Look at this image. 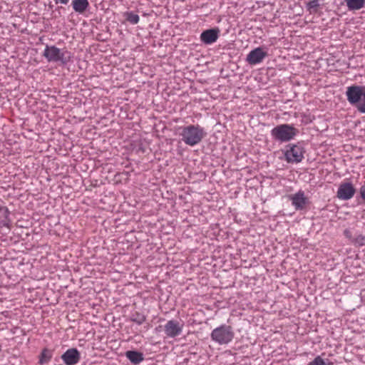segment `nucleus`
I'll return each instance as SVG.
<instances>
[{
    "mask_svg": "<svg viewBox=\"0 0 365 365\" xmlns=\"http://www.w3.org/2000/svg\"><path fill=\"white\" fill-rule=\"evenodd\" d=\"M178 130L183 143L190 146L198 145L206 135L205 130L198 124L182 126L178 128Z\"/></svg>",
    "mask_w": 365,
    "mask_h": 365,
    "instance_id": "1",
    "label": "nucleus"
},
{
    "mask_svg": "<svg viewBox=\"0 0 365 365\" xmlns=\"http://www.w3.org/2000/svg\"><path fill=\"white\" fill-rule=\"evenodd\" d=\"M346 94L349 103L355 106L361 113H365V86H349Z\"/></svg>",
    "mask_w": 365,
    "mask_h": 365,
    "instance_id": "2",
    "label": "nucleus"
},
{
    "mask_svg": "<svg viewBox=\"0 0 365 365\" xmlns=\"http://www.w3.org/2000/svg\"><path fill=\"white\" fill-rule=\"evenodd\" d=\"M297 133L298 130L292 124H281L271 130L272 137L280 142H288L294 139Z\"/></svg>",
    "mask_w": 365,
    "mask_h": 365,
    "instance_id": "3",
    "label": "nucleus"
},
{
    "mask_svg": "<svg viewBox=\"0 0 365 365\" xmlns=\"http://www.w3.org/2000/svg\"><path fill=\"white\" fill-rule=\"evenodd\" d=\"M43 56L48 62H60L66 64L71 61V53L66 49L61 50L54 46H46L43 51Z\"/></svg>",
    "mask_w": 365,
    "mask_h": 365,
    "instance_id": "4",
    "label": "nucleus"
},
{
    "mask_svg": "<svg viewBox=\"0 0 365 365\" xmlns=\"http://www.w3.org/2000/svg\"><path fill=\"white\" fill-rule=\"evenodd\" d=\"M235 336L232 327L230 325L222 324L215 328L210 333V338L219 345L230 343Z\"/></svg>",
    "mask_w": 365,
    "mask_h": 365,
    "instance_id": "5",
    "label": "nucleus"
},
{
    "mask_svg": "<svg viewBox=\"0 0 365 365\" xmlns=\"http://www.w3.org/2000/svg\"><path fill=\"white\" fill-rule=\"evenodd\" d=\"M304 149L298 145H292L288 146L287 151L284 152L285 160L289 163H297L304 159Z\"/></svg>",
    "mask_w": 365,
    "mask_h": 365,
    "instance_id": "6",
    "label": "nucleus"
},
{
    "mask_svg": "<svg viewBox=\"0 0 365 365\" xmlns=\"http://www.w3.org/2000/svg\"><path fill=\"white\" fill-rule=\"evenodd\" d=\"M288 199L291 201V204L296 210H305L309 203L308 197L302 190H299L295 194L289 195Z\"/></svg>",
    "mask_w": 365,
    "mask_h": 365,
    "instance_id": "7",
    "label": "nucleus"
},
{
    "mask_svg": "<svg viewBox=\"0 0 365 365\" xmlns=\"http://www.w3.org/2000/svg\"><path fill=\"white\" fill-rule=\"evenodd\" d=\"M356 190L353 184L348 181L341 182L339 186L336 196L341 200H347L354 197Z\"/></svg>",
    "mask_w": 365,
    "mask_h": 365,
    "instance_id": "8",
    "label": "nucleus"
},
{
    "mask_svg": "<svg viewBox=\"0 0 365 365\" xmlns=\"http://www.w3.org/2000/svg\"><path fill=\"white\" fill-rule=\"evenodd\" d=\"M267 56V53L263 47H257L247 54L246 61L250 65H256L262 63Z\"/></svg>",
    "mask_w": 365,
    "mask_h": 365,
    "instance_id": "9",
    "label": "nucleus"
},
{
    "mask_svg": "<svg viewBox=\"0 0 365 365\" xmlns=\"http://www.w3.org/2000/svg\"><path fill=\"white\" fill-rule=\"evenodd\" d=\"M183 329V324L172 319L167 322L164 327V331L168 338H175L180 335Z\"/></svg>",
    "mask_w": 365,
    "mask_h": 365,
    "instance_id": "10",
    "label": "nucleus"
},
{
    "mask_svg": "<svg viewBox=\"0 0 365 365\" xmlns=\"http://www.w3.org/2000/svg\"><path fill=\"white\" fill-rule=\"evenodd\" d=\"M220 30L218 28L207 29L200 34V39L207 45H210L216 42L218 39Z\"/></svg>",
    "mask_w": 365,
    "mask_h": 365,
    "instance_id": "11",
    "label": "nucleus"
},
{
    "mask_svg": "<svg viewBox=\"0 0 365 365\" xmlns=\"http://www.w3.org/2000/svg\"><path fill=\"white\" fill-rule=\"evenodd\" d=\"M61 359L66 365H76L80 360V354L76 348L68 349L61 355Z\"/></svg>",
    "mask_w": 365,
    "mask_h": 365,
    "instance_id": "12",
    "label": "nucleus"
},
{
    "mask_svg": "<svg viewBox=\"0 0 365 365\" xmlns=\"http://www.w3.org/2000/svg\"><path fill=\"white\" fill-rule=\"evenodd\" d=\"M71 6H73L74 11L82 14L89 6L88 0H72Z\"/></svg>",
    "mask_w": 365,
    "mask_h": 365,
    "instance_id": "13",
    "label": "nucleus"
},
{
    "mask_svg": "<svg viewBox=\"0 0 365 365\" xmlns=\"http://www.w3.org/2000/svg\"><path fill=\"white\" fill-rule=\"evenodd\" d=\"M349 11H358L364 8L365 0H344Z\"/></svg>",
    "mask_w": 365,
    "mask_h": 365,
    "instance_id": "14",
    "label": "nucleus"
},
{
    "mask_svg": "<svg viewBox=\"0 0 365 365\" xmlns=\"http://www.w3.org/2000/svg\"><path fill=\"white\" fill-rule=\"evenodd\" d=\"M125 356L134 364H138L143 360V354L135 351H128Z\"/></svg>",
    "mask_w": 365,
    "mask_h": 365,
    "instance_id": "15",
    "label": "nucleus"
},
{
    "mask_svg": "<svg viewBox=\"0 0 365 365\" xmlns=\"http://www.w3.org/2000/svg\"><path fill=\"white\" fill-rule=\"evenodd\" d=\"M307 365H333V363L329 359H323L321 356H317Z\"/></svg>",
    "mask_w": 365,
    "mask_h": 365,
    "instance_id": "16",
    "label": "nucleus"
},
{
    "mask_svg": "<svg viewBox=\"0 0 365 365\" xmlns=\"http://www.w3.org/2000/svg\"><path fill=\"white\" fill-rule=\"evenodd\" d=\"M124 16H125L126 20L133 25H135L139 23V21H140L139 16L134 14L132 11L126 12Z\"/></svg>",
    "mask_w": 365,
    "mask_h": 365,
    "instance_id": "17",
    "label": "nucleus"
},
{
    "mask_svg": "<svg viewBox=\"0 0 365 365\" xmlns=\"http://www.w3.org/2000/svg\"><path fill=\"white\" fill-rule=\"evenodd\" d=\"M131 320L138 324H142L145 321V317L142 313L135 312L131 317Z\"/></svg>",
    "mask_w": 365,
    "mask_h": 365,
    "instance_id": "18",
    "label": "nucleus"
},
{
    "mask_svg": "<svg viewBox=\"0 0 365 365\" xmlns=\"http://www.w3.org/2000/svg\"><path fill=\"white\" fill-rule=\"evenodd\" d=\"M318 6V0H312L307 3L306 8L309 13L312 14L317 12Z\"/></svg>",
    "mask_w": 365,
    "mask_h": 365,
    "instance_id": "19",
    "label": "nucleus"
},
{
    "mask_svg": "<svg viewBox=\"0 0 365 365\" xmlns=\"http://www.w3.org/2000/svg\"><path fill=\"white\" fill-rule=\"evenodd\" d=\"M51 356L52 355L50 351L47 349H44L41 354L40 364H43L45 363L49 362Z\"/></svg>",
    "mask_w": 365,
    "mask_h": 365,
    "instance_id": "20",
    "label": "nucleus"
},
{
    "mask_svg": "<svg viewBox=\"0 0 365 365\" xmlns=\"http://www.w3.org/2000/svg\"><path fill=\"white\" fill-rule=\"evenodd\" d=\"M70 1V0H53V2L56 4H63V5H66L68 4V3Z\"/></svg>",
    "mask_w": 365,
    "mask_h": 365,
    "instance_id": "21",
    "label": "nucleus"
},
{
    "mask_svg": "<svg viewBox=\"0 0 365 365\" xmlns=\"http://www.w3.org/2000/svg\"><path fill=\"white\" fill-rule=\"evenodd\" d=\"M360 193L361 196L363 198V200L365 201V183L364 185L360 188Z\"/></svg>",
    "mask_w": 365,
    "mask_h": 365,
    "instance_id": "22",
    "label": "nucleus"
}]
</instances>
